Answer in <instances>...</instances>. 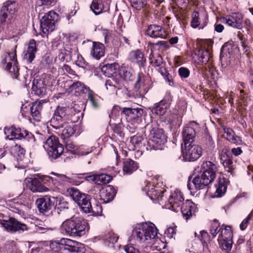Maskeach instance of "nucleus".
<instances>
[{"label":"nucleus","mask_w":253,"mask_h":253,"mask_svg":"<svg viewBox=\"0 0 253 253\" xmlns=\"http://www.w3.org/2000/svg\"><path fill=\"white\" fill-rule=\"evenodd\" d=\"M184 198L180 192L174 191L169 199L167 208L177 212L181 210L183 217L188 220L191 216L194 215L197 211L196 205L190 200H186L183 203Z\"/></svg>","instance_id":"nucleus-1"},{"label":"nucleus","mask_w":253,"mask_h":253,"mask_svg":"<svg viewBox=\"0 0 253 253\" xmlns=\"http://www.w3.org/2000/svg\"><path fill=\"white\" fill-rule=\"evenodd\" d=\"M85 249L84 245L77 241L62 238L59 241L52 242L50 247L42 249L40 253H84Z\"/></svg>","instance_id":"nucleus-2"},{"label":"nucleus","mask_w":253,"mask_h":253,"mask_svg":"<svg viewBox=\"0 0 253 253\" xmlns=\"http://www.w3.org/2000/svg\"><path fill=\"white\" fill-rule=\"evenodd\" d=\"M88 229V224L86 220L74 217L65 220L60 227L63 234L72 237L84 236Z\"/></svg>","instance_id":"nucleus-3"},{"label":"nucleus","mask_w":253,"mask_h":253,"mask_svg":"<svg viewBox=\"0 0 253 253\" xmlns=\"http://www.w3.org/2000/svg\"><path fill=\"white\" fill-rule=\"evenodd\" d=\"M157 235L154 224L143 223L136 225L132 230V236L140 243H150Z\"/></svg>","instance_id":"nucleus-4"},{"label":"nucleus","mask_w":253,"mask_h":253,"mask_svg":"<svg viewBox=\"0 0 253 253\" xmlns=\"http://www.w3.org/2000/svg\"><path fill=\"white\" fill-rule=\"evenodd\" d=\"M43 147L49 156L54 159L59 158L64 152L63 145L59 142L57 137L54 135L47 139Z\"/></svg>","instance_id":"nucleus-5"},{"label":"nucleus","mask_w":253,"mask_h":253,"mask_svg":"<svg viewBox=\"0 0 253 253\" xmlns=\"http://www.w3.org/2000/svg\"><path fill=\"white\" fill-rule=\"evenodd\" d=\"M71 196L74 201L80 207L85 213L92 212L95 213L90 202V197L89 195L82 194L77 189H73Z\"/></svg>","instance_id":"nucleus-6"},{"label":"nucleus","mask_w":253,"mask_h":253,"mask_svg":"<svg viewBox=\"0 0 253 253\" xmlns=\"http://www.w3.org/2000/svg\"><path fill=\"white\" fill-rule=\"evenodd\" d=\"M54 177H48L51 180L53 190L62 193L65 191L70 184L73 182V179L65 174L51 172Z\"/></svg>","instance_id":"nucleus-7"},{"label":"nucleus","mask_w":253,"mask_h":253,"mask_svg":"<svg viewBox=\"0 0 253 253\" xmlns=\"http://www.w3.org/2000/svg\"><path fill=\"white\" fill-rule=\"evenodd\" d=\"M5 133L9 140L23 139L24 141H27L31 143H33L35 141L34 135L31 133H29L25 130H22L20 128H16L13 126L5 129Z\"/></svg>","instance_id":"nucleus-8"},{"label":"nucleus","mask_w":253,"mask_h":253,"mask_svg":"<svg viewBox=\"0 0 253 253\" xmlns=\"http://www.w3.org/2000/svg\"><path fill=\"white\" fill-rule=\"evenodd\" d=\"M150 135L151 138L147 141V145L146 147L148 151L158 149L159 146L165 142L166 135L162 129H153Z\"/></svg>","instance_id":"nucleus-9"},{"label":"nucleus","mask_w":253,"mask_h":253,"mask_svg":"<svg viewBox=\"0 0 253 253\" xmlns=\"http://www.w3.org/2000/svg\"><path fill=\"white\" fill-rule=\"evenodd\" d=\"M211 44L209 41H204L201 42L200 46L195 49L194 52L197 56L198 64H206L211 60V55L209 48Z\"/></svg>","instance_id":"nucleus-10"},{"label":"nucleus","mask_w":253,"mask_h":253,"mask_svg":"<svg viewBox=\"0 0 253 253\" xmlns=\"http://www.w3.org/2000/svg\"><path fill=\"white\" fill-rule=\"evenodd\" d=\"M15 51L12 52H6L3 55L1 60V63L3 65L6 64L5 67V70L14 75L15 78H17L19 73V68L17 66V61L16 58Z\"/></svg>","instance_id":"nucleus-11"},{"label":"nucleus","mask_w":253,"mask_h":253,"mask_svg":"<svg viewBox=\"0 0 253 253\" xmlns=\"http://www.w3.org/2000/svg\"><path fill=\"white\" fill-rule=\"evenodd\" d=\"M185 149L182 150V156L186 161H194L198 159L202 154L201 146L190 143L184 145Z\"/></svg>","instance_id":"nucleus-12"},{"label":"nucleus","mask_w":253,"mask_h":253,"mask_svg":"<svg viewBox=\"0 0 253 253\" xmlns=\"http://www.w3.org/2000/svg\"><path fill=\"white\" fill-rule=\"evenodd\" d=\"M150 80L148 77H145L142 73L137 75L135 84V95L138 98H143L150 87Z\"/></svg>","instance_id":"nucleus-13"},{"label":"nucleus","mask_w":253,"mask_h":253,"mask_svg":"<svg viewBox=\"0 0 253 253\" xmlns=\"http://www.w3.org/2000/svg\"><path fill=\"white\" fill-rule=\"evenodd\" d=\"M200 129L198 123L195 122H190L184 127L182 135L184 145L192 143L194 141L196 133Z\"/></svg>","instance_id":"nucleus-14"},{"label":"nucleus","mask_w":253,"mask_h":253,"mask_svg":"<svg viewBox=\"0 0 253 253\" xmlns=\"http://www.w3.org/2000/svg\"><path fill=\"white\" fill-rule=\"evenodd\" d=\"M16 12V2L7 1L2 6L0 15V21L1 24L9 23L13 18Z\"/></svg>","instance_id":"nucleus-15"},{"label":"nucleus","mask_w":253,"mask_h":253,"mask_svg":"<svg viewBox=\"0 0 253 253\" xmlns=\"http://www.w3.org/2000/svg\"><path fill=\"white\" fill-rule=\"evenodd\" d=\"M57 16L55 12L50 11L42 17L40 21V27L43 33H50L54 30L55 28V19Z\"/></svg>","instance_id":"nucleus-16"},{"label":"nucleus","mask_w":253,"mask_h":253,"mask_svg":"<svg viewBox=\"0 0 253 253\" xmlns=\"http://www.w3.org/2000/svg\"><path fill=\"white\" fill-rule=\"evenodd\" d=\"M57 199L58 197L45 196L38 199L36 204L40 212L44 213L51 209L55 201L57 202Z\"/></svg>","instance_id":"nucleus-17"},{"label":"nucleus","mask_w":253,"mask_h":253,"mask_svg":"<svg viewBox=\"0 0 253 253\" xmlns=\"http://www.w3.org/2000/svg\"><path fill=\"white\" fill-rule=\"evenodd\" d=\"M242 16L239 14H234L221 18V21L229 26L240 29L242 27Z\"/></svg>","instance_id":"nucleus-18"},{"label":"nucleus","mask_w":253,"mask_h":253,"mask_svg":"<svg viewBox=\"0 0 253 253\" xmlns=\"http://www.w3.org/2000/svg\"><path fill=\"white\" fill-rule=\"evenodd\" d=\"M213 181L208 176L203 173L201 175H198L194 178L192 183L196 189H206L208 192L209 185Z\"/></svg>","instance_id":"nucleus-19"},{"label":"nucleus","mask_w":253,"mask_h":253,"mask_svg":"<svg viewBox=\"0 0 253 253\" xmlns=\"http://www.w3.org/2000/svg\"><path fill=\"white\" fill-rule=\"evenodd\" d=\"M147 35L153 38L165 39L167 37L165 29L160 25H150L148 27Z\"/></svg>","instance_id":"nucleus-20"},{"label":"nucleus","mask_w":253,"mask_h":253,"mask_svg":"<svg viewBox=\"0 0 253 253\" xmlns=\"http://www.w3.org/2000/svg\"><path fill=\"white\" fill-rule=\"evenodd\" d=\"M143 114V110L140 108L124 107L122 108V114L125 116L128 122L141 117Z\"/></svg>","instance_id":"nucleus-21"},{"label":"nucleus","mask_w":253,"mask_h":253,"mask_svg":"<svg viewBox=\"0 0 253 253\" xmlns=\"http://www.w3.org/2000/svg\"><path fill=\"white\" fill-rule=\"evenodd\" d=\"M27 187L33 192H45L48 191V188L42 184L41 179L36 177L28 181Z\"/></svg>","instance_id":"nucleus-22"},{"label":"nucleus","mask_w":253,"mask_h":253,"mask_svg":"<svg viewBox=\"0 0 253 253\" xmlns=\"http://www.w3.org/2000/svg\"><path fill=\"white\" fill-rule=\"evenodd\" d=\"M202 168L203 173L213 181L218 170L217 166L211 161H206L203 163Z\"/></svg>","instance_id":"nucleus-23"},{"label":"nucleus","mask_w":253,"mask_h":253,"mask_svg":"<svg viewBox=\"0 0 253 253\" xmlns=\"http://www.w3.org/2000/svg\"><path fill=\"white\" fill-rule=\"evenodd\" d=\"M169 107V103L166 100H162L159 102L155 103L153 106L150 107V109L153 114L163 116L166 113Z\"/></svg>","instance_id":"nucleus-24"},{"label":"nucleus","mask_w":253,"mask_h":253,"mask_svg":"<svg viewBox=\"0 0 253 253\" xmlns=\"http://www.w3.org/2000/svg\"><path fill=\"white\" fill-rule=\"evenodd\" d=\"M86 180L94 182V183L98 185L106 184L109 183L111 177L109 175L106 174H93L85 176Z\"/></svg>","instance_id":"nucleus-25"},{"label":"nucleus","mask_w":253,"mask_h":253,"mask_svg":"<svg viewBox=\"0 0 253 253\" xmlns=\"http://www.w3.org/2000/svg\"><path fill=\"white\" fill-rule=\"evenodd\" d=\"M116 193V190L112 185H109L106 189H102L100 192V196L103 200V203H107L112 201Z\"/></svg>","instance_id":"nucleus-26"},{"label":"nucleus","mask_w":253,"mask_h":253,"mask_svg":"<svg viewBox=\"0 0 253 253\" xmlns=\"http://www.w3.org/2000/svg\"><path fill=\"white\" fill-rule=\"evenodd\" d=\"M105 47L104 45L99 42H93V46L91 48L90 54L96 59L99 60L101 57L104 55Z\"/></svg>","instance_id":"nucleus-27"},{"label":"nucleus","mask_w":253,"mask_h":253,"mask_svg":"<svg viewBox=\"0 0 253 253\" xmlns=\"http://www.w3.org/2000/svg\"><path fill=\"white\" fill-rule=\"evenodd\" d=\"M129 58L139 66H144L146 62L143 53L139 49L132 51L129 54Z\"/></svg>","instance_id":"nucleus-28"},{"label":"nucleus","mask_w":253,"mask_h":253,"mask_svg":"<svg viewBox=\"0 0 253 253\" xmlns=\"http://www.w3.org/2000/svg\"><path fill=\"white\" fill-rule=\"evenodd\" d=\"M79 93L87 94L88 99L94 107L97 106V103L95 100V93L90 89L87 86L82 83L78 90L76 91Z\"/></svg>","instance_id":"nucleus-29"},{"label":"nucleus","mask_w":253,"mask_h":253,"mask_svg":"<svg viewBox=\"0 0 253 253\" xmlns=\"http://www.w3.org/2000/svg\"><path fill=\"white\" fill-rule=\"evenodd\" d=\"M37 51L36 41L31 40L28 44L27 52L25 55V58L30 62H32L35 57V53Z\"/></svg>","instance_id":"nucleus-30"},{"label":"nucleus","mask_w":253,"mask_h":253,"mask_svg":"<svg viewBox=\"0 0 253 253\" xmlns=\"http://www.w3.org/2000/svg\"><path fill=\"white\" fill-rule=\"evenodd\" d=\"M138 168L137 163L130 159H126L124 162L123 172L126 174H130Z\"/></svg>","instance_id":"nucleus-31"},{"label":"nucleus","mask_w":253,"mask_h":253,"mask_svg":"<svg viewBox=\"0 0 253 253\" xmlns=\"http://www.w3.org/2000/svg\"><path fill=\"white\" fill-rule=\"evenodd\" d=\"M42 105L41 102H35L30 107V114L33 119L37 122L40 121L41 118V111Z\"/></svg>","instance_id":"nucleus-32"},{"label":"nucleus","mask_w":253,"mask_h":253,"mask_svg":"<svg viewBox=\"0 0 253 253\" xmlns=\"http://www.w3.org/2000/svg\"><path fill=\"white\" fill-rule=\"evenodd\" d=\"M147 185L144 189L146 191V194L149 197L151 200H161L163 196L164 191L161 190L156 189L155 188H151L150 190H148V188L150 186Z\"/></svg>","instance_id":"nucleus-33"},{"label":"nucleus","mask_w":253,"mask_h":253,"mask_svg":"<svg viewBox=\"0 0 253 253\" xmlns=\"http://www.w3.org/2000/svg\"><path fill=\"white\" fill-rule=\"evenodd\" d=\"M119 67V66L118 64L116 63L107 64L103 67L102 71L104 72V74L106 76L110 77L117 73Z\"/></svg>","instance_id":"nucleus-34"},{"label":"nucleus","mask_w":253,"mask_h":253,"mask_svg":"<svg viewBox=\"0 0 253 253\" xmlns=\"http://www.w3.org/2000/svg\"><path fill=\"white\" fill-rule=\"evenodd\" d=\"M106 7L101 0H93L90 6L91 10L95 15L100 14Z\"/></svg>","instance_id":"nucleus-35"},{"label":"nucleus","mask_w":253,"mask_h":253,"mask_svg":"<svg viewBox=\"0 0 253 253\" xmlns=\"http://www.w3.org/2000/svg\"><path fill=\"white\" fill-rule=\"evenodd\" d=\"M227 182L225 178L219 177L218 183L216 186V196L221 197L226 191Z\"/></svg>","instance_id":"nucleus-36"},{"label":"nucleus","mask_w":253,"mask_h":253,"mask_svg":"<svg viewBox=\"0 0 253 253\" xmlns=\"http://www.w3.org/2000/svg\"><path fill=\"white\" fill-rule=\"evenodd\" d=\"M32 89L35 93L38 95H42L44 94L45 88L43 86L42 83L38 80H34L32 82Z\"/></svg>","instance_id":"nucleus-37"},{"label":"nucleus","mask_w":253,"mask_h":253,"mask_svg":"<svg viewBox=\"0 0 253 253\" xmlns=\"http://www.w3.org/2000/svg\"><path fill=\"white\" fill-rule=\"evenodd\" d=\"M220 240H232L233 234L231 227L229 226H225L224 229H222L220 233Z\"/></svg>","instance_id":"nucleus-38"},{"label":"nucleus","mask_w":253,"mask_h":253,"mask_svg":"<svg viewBox=\"0 0 253 253\" xmlns=\"http://www.w3.org/2000/svg\"><path fill=\"white\" fill-rule=\"evenodd\" d=\"M63 119L60 117L53 115L50 120V123L52 126L56 129H59L63 127L64 123H63Z\"/></svg>","instance_id":"nucleus-39"},{"label":"nucleus","mask_w":253,"mask_h":253,"mask_svg":"<svg viewBox=\"0 0 253 253\" xmlns=\"http://www.w3.org/2000/svg\"><path fill=\"white\" fill-rule=\"evenodd\" d=\"M220 248L226 253H229L232 248V240H220L218 239Z\"/></svg>","instance_id":"nucleus-40"},{"label":"nucleus","mask_w":253,"mask_h":253,"mask_svg":"<svg viewBox=\"0 0 253 253\" xmlns=\"http://www.w3.org/2000/svg\"><path fill=\"white\" fill-rule=\"evenodd\" d=\"M149 59L151 64L154 67H160L163 64V59L160 54H152Z\"/></svg>","instance_id":"nucleus-41"},{"label":"nucleus","mask_w":253,"mask_h":253,"mask_svg":"<svg viewBox=\"0 0 253 253\" xmlns=\"http://www.w3.org/2000/svg\"><path fill=\"white\" fill-rule=\"evenodd\" d=\"M105 86L106 89L111 93L116 92L117 90L120 88L119 84L114 81L110 79L106 81Z\"/></svg>","instance_id":"nucleus-42"},{"label":"nucleus","mask_w":253,"mask_h":253,"mask_svg":"<svg viewBox=\"0 0 253 253\" xmlns=\"http://www.w3.org/2000/svg\"><path fill=\"white\" fill-rule=\"evenodd\" d=\"M118 236L113 232H109L103 237V240L105 242L114 244L118 240Z\"/></svg>","instance_id":"nucleus-43"},{"label":"nucleus","mask_w":253,"mask_h":253,"mask_svg":"<svg viewBox=\"0 0 253 253\" xmlns=\"http://www.w3.org/2000/svg\"><path fill=\"white\" fill-rule=\"evenodd\" d=\"M131 6L137 10H140L147 4V0H130Z\"/></svg>","instance_id":"nucleus-44"},{"label":"nucleus","mask_w":253,"mask_h":253,"mask_svg":"<svg viewBox=\"0 0 253 253\" xmlns=\"http://www.w3.org/2000/svg\"><path fill=\"white\" fill-rule=\"evenodd\" d=\"M192 19L191 21V26L196 28L198 27L200 24V21L199 20V13L197 11H194L192 14Z\"/></svg>","instance_id":"nucleus-45"},{"label":"nucleus","mask_w":253,"mask_h":253,"mask_svg":"<svg viewBox=\"0 0 253 253\" xmlns=\"http://www.w3.org/2000/svg\"><path fill=\"white\" fill-rule=\"evenodd\" d=\"M219 156L222 164L231 158L230 153L226 148H224L222 150L219 154Z\"/></svg>","instance_id":"nucleus-46"},{"label":"nucleus","mask_w":253,"mask_h":253,"mask_svg":"<svg viewBox=\"0 0 253 253\" xmlns=\"http://www.w3.org/2000/svg\"><path fill=\"white\" fill-rule=\"evenodd\" d=\"M74 132L75 131L72 126H65V128L62 129L61 135L64 138H68L73 134Z\"/></svg>","instance_id":"nucleus-47"},{"label":"nucleus","mask_w":253,"mask_h":253,"mask_svg":"<svg viewBox=\"0 0 253 253\" xmlns=\"http://www.w3.org/2000/svg\"><path fill=\"white\" fill-rule=\"evenodd\" d=\"M57 1V0H38L37 1V5L39 6L43 5L49 6L54 4Z\"/></svg>","instance_id":"nucleus-48"},{"label":"nucleus","mask_w":253,"mask_h":253,"mask_svg":"<svg viewBox=\"0 0 253 253\" xmlns=\"http://www.w3.org/2000/svg\"><path fill=\"white\" fill-rule=\"evenodd\" d=\"M206 145L207 148L209 151L212 150L214 147V141L210 135H208L206 136Z\"/></svg>","instance_id":"nucleus-49"},{"label":"nucleus","mask_w":253,"mask_h":253,"mask_svg":"<svg viewBox=\"0 0 253 253\" xmlns=\"http://www.w3.org/2000/svg\"><path fill=\"white\" fill-rule=\"evenodd\" d=\"M66 108L64 107L58 106L55 110L54 114L56 116L63 118L66 116Z\"/></svg>","instance_id":"nucleus-50"},{"label":"nucleus","mask_w":253,"mask_h":253,"mask_svg":"<svg viewBox=\"0 0 253 253\" xmlns=\"http://www.w3.org/2000/svg\"><path fill=\"white\" fill-rule=\"evenodd\" d=\"M225 169H227V171L231 172L234 169V164L231 158L222 163Z\"/></svg>","instance_id":"nucleus-51"},{"label":"nucleus","mask_w":253,"mask_h":253,"mask_svg":"<svg viewBox=\"0 0 253 253\" xmlns=\"http://www.w3.org/2000/svg\"><path fill=\"white\" fill-rule=\"evenodd\" d=\"M143 140V138L140 135H135L131 137L130 141L135 146H139Z\"/></svg>","instance_id":"nucleus-52"},{"label":"nucleus","mask_w":253,"mask_h":253,"mask_svg":"<svg viewBox=\"0 0 253 253\" xmlns=\"http://www.w3.org/2000/svg\"><path fill=\"white\" fill-rule=\"evenodd\" d=\"M70 56V51L65 48L60 49L59 53V57L61 61H64L68 59V57Z\"/></svg>","instance_id":"nucleus-53"},{"label":"nucleus","mask_w":253,"mask_h":253,"mask_svg":"<svg viewBox=\"0 0 253 253\" xmlns=\"http://www.w3.org/2000/svg\"><path fill=\"white\" fill-rule=\"evenodd\" d=\"M219 224L218 223L214 221L212 225V226L210 230V233L212 235L213 237L216 236L217 233L220 231V229H218Z\"/></svg>","instance_id":"nucleus-54"},{"label":"nucleus","mask_w":253,"mask_h":253,"mask_svg":"<svg viewBox=\"0 0 253 253\" xmlns=\"http://www.w3.org/2000/svg\"><path fill=\"white\" fill-rule=\"evenodd\" d=\"M178 74L181 78H186L189 77L190 72L187 68L181 67L178 69Z\"/></svg>","instance_id":"nucleus-55"},{"label":"nucleus","mask_w":253,"mask_h":253,"mask_svg":"<svg viewBox=\"0 0 253 253\" xmlns=\"http://www.w3.org/2000/svg\"><path fill=\"white\" fill-rule=\"evenodd\" d=\"M126 253H140L139 251L131 245H127L124 247Z\"/></svg>","instance_id":"nucleus-56"},{"label":"nucleus","mask_w":253,"mask_h":253,"mask_svg":"<svg viewBox=\"0 0 253 253\" xmlns=\"http://www.w3.org/2000/svg\"><path fill=\"white\" fill-rule=\"evenodd\" d=\"M229 141L236 145H240L242 143L241 139L235 134L229 138Z\"/></svg>","instance_id":"nucleus-57"},{"label":"nucleus","mask_w":253,"mask_h":253,"mask_svg":"<svg viewBox=\"0 0 253 253\" xmlns=\"http://www.w3.org/2000/svg\"><path fill=\"white\" fill-rule=\"evenodd\" d=\"M251 214H249L247 218L245 219L240 224V227L242 230H244L247 228L248 224L251 218Z\"/></svg>","instance_id":"nucleus-58"},{"label":"nucleus","mask_w":253,"mask_h":253,"mask_svg":"<svg viewBox=\"0 0 253 253\" xmlns=\"http://www.w3.org/2000/svg\"><path fill=\"white\" fill-rule=\"evenodd\" d=\"M102 35L104 36L105 43L109 42L111 36V32L108 30H103Z\"/></svg>","instance_id":"nucleus-59"},{"label":"nucleus","mask_w":253,"mask_h":253,"mask_svg":"<svg viewBox=\"0 0 253 253\" xmlns=\"http://www.w3.org/2000/svg\"><path fill=\"white\" fill-rule=\"evenodd\" d=\"M58 204L60 206V208L63 209H68V203L65 201L64 199H61V198L57 199V202H56V205Z\"/></svg>","instance_id":"nucleus-60"},{"label":"nucleus","mask_w":253,"mask_h":253,"mask_svg":"<svg viewBox=\"0 0 253 253\" xmlns=\"http://www.w3.org/2000/svg\"><path fill=\"white\" fill-rule=\"evenodd\" d=\"M188 0H174L176 4L181 9L185 8L187 5Z\"/></svg>","instance_id":"nucleus-61"},{"label":"nucleus","mask_w":253,"mask_h":253,"mask_svg":"<svg viewBox=\"0 0 253 253\" xmlns=\"http://www.w3.org/2000/svg\"><path fill=\"white\" fill-rule=\"evenodd\" d=\"M165 233L169 238H172L173 236L176 234L175 229L173 227H169Z\"/></svg>","instance_id":"nucleus-62"},{"label":"nucleus","mask_w":253,"mask_h":253,"mask_svg":"<svg viewBox=\"0 0 253 253\" xmlns=\"http://www.w3.org/2000/svg\"><path fill=\"white\" fill-rule=\"evenodd\" d=\"M82 83L79 81H77L73 83L70 86V88L71 90H75L76 91L78 90L79 86L81 85Z\"/></svg>","instance_id":"nucleus-63"},{"label":"nucleus","mask_w":253,"mask_h":253,"mask_svg":"<svg viewBox=\"0 0 253 253\" xmlns=\"http://www.w3.org/2000/svg\"><path fill=\"white\" fill-rule=\"evenodd\" d=\"M159 67V71L161 74V75L163 76H167L169 74L167 72L166 69L161 65Z\"/></svg>","instance_id":"nucleus-64"}]
</instances>
